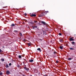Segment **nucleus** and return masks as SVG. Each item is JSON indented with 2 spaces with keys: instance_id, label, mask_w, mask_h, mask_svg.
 Segmentation results:
<instances>
[{
  "instance_id": "f257e3e1",
  "label": "nucleus",
  "mask_w": 76,
  "mask_h": 76,
  "mask_svg": "<svg viewBox=\"0 0 76 76\" xmlns=\"http://www.w3.org/2000/svg\"><path fill=\"white\" fill-rule=\"evenodd\" d=\"M44 12L41 13L39 15V17H42V16H45V15L44 14Z\"/></svg>"
},
{
  "instance_id": "f03ea898",
  "label": "nucleus",
  "mask_w": 76,
  "mask_h": 76,
  "mask_svg": "<svg viewBox=\"0 0 76 76\" xmlns=\"http://www.w3.org/2000/svg\"><path fill=\"white\" fill-rule=\"evenodd\" d=\"M24 69L26 70L27 72H29V68H26V67H25L24 68Z\"/></svg>"
},
{
  "instance_id": "7ed1b4c3",
  "label": "nucleus",
  "mask_w": 76,
  "mask_h": 76,
  "mask_svg": "<svg viewBox=\"0 0 76 76\" xmlns=\"http://www.w3.org/2000/svg\"><path fill=\"white\" fill-rule=\"evenodd\" d=\"M10 72L9 71V70H7L6 72V74L7 75H9V74H10Z\"/></svg>"
},
{
  "instance_id": "20e7f679",
  "label": "nucleus",
  "mask_w": 76,
  "mask_h": 76,
  "mask_svg": "<svg viewBox=\"0 0 76 76\" xmlns=\"http://www.w3.org/2000/svg\"><path fill=\"white\" fill-rule=\"evenodd\" d=\"M32 17H35L36 16V15L35 14H32L30 15Z\"/></svg>"
},
{
  "instance_id": "39448f33",
  "label": "nucleus",
  "mask_w": 76,
  "mask_h": 76,
  "mask_svg": "<svg viewBox=\"0 0 76 76\" xmlns=\"http://www.w3.org/2000/svg\"><path fill=\"white\" fill-rule=\"evenodd\" d=\"M41 23L44 25H47V23H46L44 21H42Z\"/></svg>"
},
{
  "instance_id": "423d86ee",
  "label": "nucleus",
  "mask_w": 76,
  "mask_h": 76,
  "mask_svg": "<svg viewBox=\"0 0 76 76\" xmlns=\"http://www.w3.org/2000/svg\"><path fill=\"white\" fill-rule=\"evenodd\" d=\"M32 27L33 29H34L35 28H37V26H32Z\"/></svg>"
},
{
  "instance_id": "0eeeda50",
  "label": "nucleus",
  "mask_w": 76,
  "mask_h": 76,
  "mask_svg": "<svg viewBox=\"0 0 76 76\" xmlns=\"http://www.w3.org/2000/svg\"><path fill=\"white\" fill-rule=\"evenodd\" d=\"M48 12H48V11H46L44 12L43 13H44V14H45V15H46V14H47V13H48Z\"/></svg>"
},
{
  "instance_id": "6e6552de",
  "label": "nucleus",
  "mask_w": 76,
  "mask_h": 76,
  "mask_svg": "<svg viewBox=\"0 0 76 76\" xmlns=\"http://www.w3.org/2000/svg\"><path fill=\"white\" fill-rule=\"evenodd\" d=\"M69 40L70 41H74V39H73V37L69 39Z\"/></svg>"
},
{
  "instance_id": "1a4fd4ad",
  "label": "nucleus",
  "mask_w": 76,
  "mask_h": 76,
  "mask_svg": "<svg viewBox=\"0 0 76 76\" xmlns=\"http://www.w3.org/2000/svg\"><path fill=\"white\" fill-rule=\"evenodd\" d=\"M59 41L61 42H63V39H61L59 40Z\"/></svg>"
},
{
  "instance_id": "9d476101",
  "label": "nucleus",
  "mask_w": 76,
  "mask_h": 76,
  "mask_svg": "<svg viewBox=\"0 0 76 76\" xmlns=\"http://www.w3.org/2000/svg\"><path fill=\"white\" fill-rule=\"evenodd\" d=\"M37 50H38V51H39L40 52H41V49L39 48H38Z\"/></svg>"
},
{
  "instance_id": "9b49d317",
  "label": "nucleus",
  "mask_w": 76,
  "mask_h": 76,
  "mask_svg": "<svg viewBox=\"0 0 76 76\" xmlns=\"http://www.w3.org/2000/svg\"><path fill=\"white\" fill-rule=\"evenodd\" d=\"M15 26V25L13 23H12L11 25V26Z\"/></svg>"
},
{
  "instance_id": "f8f14e48",
  "label": "nucleus",
  "mask_w": 76,
  "mask_h": 76,
  "mask_svg": "<svg viewBox=\"0 0 76 76\" xmlns=\"http://www.w3.org/2000/svg\"><path fill=\"white\" fill-rule=\"evenodd\" d=\"M29 61L30 62H33V61H34V60L33 59H31V60H29Z\"/></svg>"
},
{
  "instance_id": "ddd939ff",
  "label": "nucleus",
  "mask_w": 76,
  "mask_h": 76,
  "mask_svg": "<svg viewBox=\"0 0 76 76\" xmlns=\"http://www.w3.org/2000/svg\"><path fill=\"white\" fill-rule=\"evenodd\" d=\"M19 34L20 37H22V33H20Z\"/></svg>"
},
{
  "instance_id": "4468645a",
  "label": "nucleus",
  "mask_w": 76,
  "mask_h": 76,
  "mask_svg": "<svg viewBox=\"0 0 76 76\" xmlns=\"http://www.w3.org/2000/svg\"><path fill=\"white\" fill-rule=\"evenodd\" d=\"M9 65H8V64H7L6 65V68H8V67H9Z\"/></svg>"
},
{
  "instance_id": "2eb2a0df",
  "label": "nucleus",
  "mask_w": 76,
  "mask_h": 76,
  "mask_svg": "<svg viewBox=\"0 0 76 76\" xmlns=\"http://www.w3.org/2000/svg\"><path fill=\"white\" fill-rule=\"evenodd\" d=\"M59 48L60 49H61V50H62V49H63V47H62V46H60L59 47Z\"/></svg>"
},
{
  "instance_id": "dca6fc26",
  "label": "nucleus",
  "mask_w": 76,
  "mask_h": 76,
  "mask_svg": "<svg viewBox=\"0 0 76 76\" xmlns=\"http://www.w3.org/2000/svg\"><path fill=\"white\" fill-rule=\"evenodd\" d=\"M72 45H75V43L74 42H72Z\"/></svg>"
},
{
  "instance_id": "f3484780",
  "label": "nucleus",
  "mask_w": 76,
  "mask_h": 76,
  "mask_svg": "<svg viewBox=\"0 0 76 76\" xmlns=\"http://www.w3.org/2000/svg\"><path fill=\"white\" fill-rule=\"evenodd\" d=\"M18 58H22V56L20 55H19L18 56Z\"/></svg>"
},
{
  "instance_id": "a211bd4d",
  "label": "nucleus",
  "mask_w": 76,
  "mask_h": 76,
  "mask_svg": "<svg viewBox=\"0 0 76 76\" xmlns=\"http://www.w3.org/2000/svg\"><path fill=\"white\" fill-rule=\"evenodd\" d=\"M27 44L28 46H31V44L30 43H28Z\"/></svg>"
},
{
  "instance_id": "6ab92c4d",
  "label": "nucleus",
  "mask_w": 76,
  "mask_h": 76,
  "mask_svg": "<svg viewBox=\"0 0 76 76\" xmlns=\"http://www.w3.org/2000/svg\"><path fill=\"white\" fill-rule=\"evenodd\" d=\"M72 59L71 58H70L68 59V60H71Z\"/></svg>"
},
{
  "instance_id": "aec40b11",
  "label": "nucleus",
  "mask_w": 76,
  "mask_h": 76,
  "mask_svg": "<svg viewBox=\"0 0 76 76\" xmlns=\"http://www.w3.org/2000/svg\"><path fill=\"white\" fill-rule=\"evenodd\" d=\"M14 32H18V31H16V30H15L14 31Z\"/></svg>"
},
{
  "instance_id": "412c9836",
  "label": "nucleus",
  "mask_w": 76,
  "mask_h": 76,
  "mask_svg": "<svg viewBox=\"0 0 76 76\" xmlns=\"http://www.w3.org/2000/svg\"><path fill=\"white\" fill-rule=\"evenodd\" d=\"M1 61H4V59H1Z\"/></svg>"
},
{
  "instance_id": "4be33fe9",
  "label": "nucleus",
  "mask_w": 76,
  "mask_h": 76,
  "mask_svg": "<svg viewBox=\"0 0 76 76\" xmlns=\"http://www.w3.org/2000/svg\"><path fill=\"white\" fill-rule=\"evenodd\" d=\"M70 49V50H74V49L72 48H71Z\"/></svg>"
},
{
  "instance_id": "5701e85b",
  "label": "nucleus",
  "mask_w": 76,
  "mask_h": 76,
  "mask_svg": "<svg viewBox=\"0 0 76 76\" xmlns=\"http://www.w3.org/2000/svg\"><path fill=\"white\" fill-rule=\"evenodd\" d=\"M30 23H31V24H34V23L32 22H30Z\"/></svg>"
},
{
  "instance_id": "b1692460",
  "label": "nucleus",
  "mask_w": 76,
  "mask_h": 76,
  "mask_svg": "<svg viewBox=\"0 0 76 76\" xmlns=\"http://www.w3.org/2000/svg\"><path fill=\"white\" fill-rule=\"evenodd\" d=\"M58 35H59L61 36L62 35V34L61 33H59Z\"/></svg>"
},
{
  "instance_id": "393cba45",
  "label": "nucleus",
  "mask_w": 76,
  "mask_h": 76,
  "mask_svg": "<svg viewBox=\"0 0 76 76\" xmlns=\"http://www.w3.org/2000/svg\"><path fill=\"white\" fill-rule=\"evenodd\" d=\"M3 75V73L2 72L0 73V75Z\"/></svg>"
},
{
  "instance_id": "a878e982",
  "label": "nucleus",
  "mask_w": 76,
  "mask_h": 76,
  "mask_svg": "<svg viewBox=\"0 0 76 76\" xmlns=\"http://www.w3.org/2000/svg\"><path fill=\"white\" fill-rule=\"evenodd\" d=\"M24 15L26 16H27V14L26 13H25Z\"/></svg>"
},
{
  "instance_id": "bb28decb",
  "label": "nucleus",
  "mask_w": 76,
  "mask_h": 76,
  "mask_svg": "<svg viewBox=\"0 0 76 76\" xmlns=\"http://www.w3.org/2000/svg\"><path fill=\"white\" fill-rule=\"evenodd\" d=\"M12 65V64L11 63H10L9 64V66H11Z\"/></svg>"
},
{
  "instance_id": "cd10ccee",
  "label": "nucleus",
  "mask_w": 76,
  "mask_h": 76,
  "mask_svg": "<svg viewBox=\"0 0 76 76\" xmlns=\"http://www.w3.org/2000/svg\"><path fill=\"white\" fill-rule=\"evenodd\" d=\"M17 67H20V65H17Z\"/></svg>"
},
{
  "instance_id": "c85d7f7f",
  "label": "nucleus",
  "mask_w": 76,
  "mask_h": 76,
  "mask_svg": "<svg viewBox=\"0 0 76 76\" xmlns=\"http://www.w3.org/2000/svg\"><path fill=\"white\" fill-rule=\"evenodd\" d=\"M2 51V50H1L0 49V53H1Z\"/></svg>"
},
{
  "instance_id": "c756f323",
  "label": "nucleus",
  "mask_w": 76,
  "mask_h": 76,
  "mask_svg": "<svg viewBox=\"0 0 76 76\" xmlns=\"http://www.w3.org/2000/svg\"><path fill=\"white\" fill-rule=\"evenodd\" d=\"M43 76H48V75H44Z\"/></svg>"
},
{
  "instance_id": "7c9ffc66",
  "label": "nucleus",
  "mask_w": 76,
  "mask_h": 76,
  "mask_svg": "<svg viewBox=\"0 0 76 76\" xmlns=\"http://www.w3.org/2000/svg\"><path fill=\"white\" fill-rule=\"evenodd\" d=\"M4 4V3L3 2H2V4Z\"/></svg>"
},
{
  "instance_id": "2f4dec72",
  "label": "nucleus",
  "mask_w": 76,
  "mask_h": 76,
  "mask_svg": "<svg viewBox=\"0 0 76 76\" xmlns=\"http://www.w3.org/2000/svg\"><path fill=\"white\" fill-rule=\"evenodd\" d=\"M37 22V21H35H35H34V23H36V22Z\"/></svg>"
},
{
  "instance_id": "473e14b6",
  "label": "nucleus",
  "mask_w": 76,
  "mask_h": 76,
  "mask_svg": "<svg viewBox=\"0 0 76 76\" xmlns=\"http://www.w3.org/2000/svg\"><path fill=\"white\" fill-rule=\"evenodd\" d=\"M54 54H56V52H54Z\"/></svg>"
},
{
  "instance_id": "72a5a7b5",
  "label": "nucleus",
  "mask_w": 76,
  "mask_h": 76,
  "mask_svg": "<svg viewBox=\"0 0 76 76\" xmlns=\"http://www.w3.org/2000/svg\"><path fill=\"white\" fill-rule=\"evenodd\" d=\"M56 63H58V61H56Z\"/></svg>"
},
{
  "instance_id": "f704fd0d",
  "label": "nucleus",
  "mask_w": 76,
  "mask_h": 76,
  "mask_svg": "<svg viewBox=\"0 0 76 76\" xmlns=\"http://www.w3.org/2000/svg\"><path fill=\"white\" fill-rule=\"evenodd\" d=\"M23 76H25L24 75H23Z\"/></svg>"
},
{
  "instance_id": "c9c22d12",
  "label": "nucleus",
  "mask_w": 76,
  "mask_h": 76,
  "mask_svg": "<svg viewBox=\"0 0 76 76\" xmlns=\"http://www.w3.org/2000/svg\"><path fill=\"white\" fill-rule=\"evenodd\" d=\"M75 36H76V34H74Z\"/></svg>"
},
{
  "instance_id": "e433bc0d",
  "label": "nucleus",
  "mask_w": 76,
  "mask_h": 76,
  "mask_svg": "<svg viewBox=\"0 0 76 76\" xmlns=\"http://www.w3.org/2000/svg\"><path fill=\"white\" fill-rule=\"evenodd\" d=\"M1 64V62L0 61V64Z\"/></svg>"
},
{
  "instance_id": "4c0bfd02",
  "label": "nucleus",
  "mask_w": 76,
  "mask_h": 76,
  "mask_svg": "<svg viewBox=\"0 0 76 76\" xmlns=\"http://www.w3.org/2000/svg\"><path fill=\"white\" fill-rule=\"evenodd\" d=\"M43 32H44V31H43Z\"/></svg>"
},
{
  "instance_id": "58836bf2",
  "label": "nucleus",
  "mask_w": 76,
  "mask_h": 76,
  "mask_svg": "<svg viewBox=\"0 0 76 76\" xmlns=\"http://www.w3.org/2000/svg\"><path fill=\"white\" fill-rule=\"evenodd\" d=\"M40 40H41V39H40Z\"/></svg>"
},
{
  "instance_id": "ea45409f",
  "label": "nucleus",
  "mask_w": 76,
  "mask_h": 76,
  "mask_svg": "<svg viewBox=\"0 0 76 76\" xmlns=\"http://www.w3.org/2000/svg\"><path fill=\"white\" fill-rule=\"evenodd\" d=\"M53 76V75H52V76Z\"/></svg>"
}]
</instances>
